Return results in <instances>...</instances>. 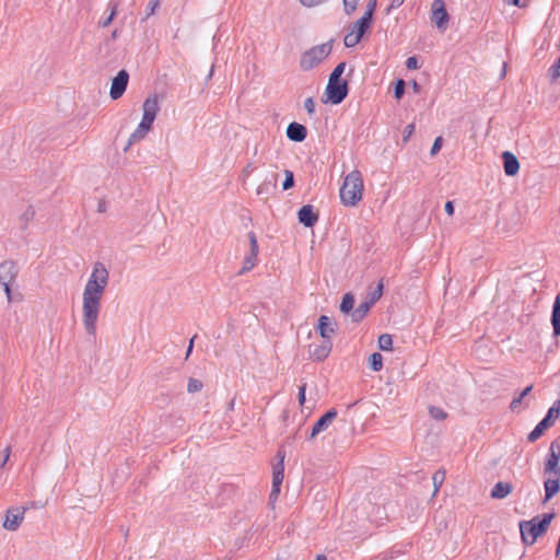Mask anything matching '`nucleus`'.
Instances as JSON below:
<instances>
[{"label":"nucleus","instance_id":"nucleus-2","mask_svg":"<svg viewBox=\"0 0 560 560\" xmlns=\"http://www.w3.org/2000/svg\"><path fill=\"white\" fill-rule=\"evenodd\" d=\"M544 502L551 500L560 491V438L550 443L544 460Z\"/></svg>","mask_w":560,"mask_h":560},{"label":"nucleus","instance_id":"nucleus-1","mask_svg":"<svg viewBox=\"0 0 560 560\" xmlns=\"http://www.w3.org/2000/svg\"><path fill=\"white\" fill-rule=\"evenodd\" d=\"M109 281V271L103 262H95L82 293V323L90 336H95L101 303Z\"/></svg>","mask_w":560,"mask_h":560},{"label":"nucleus","instance_id":"nucleus-41","mask_svg":"<svg viewBox=\"0 0 560 560\" xmlns=\"http://www.w3.org/2000/svg\"><path fill=\"white\" fill-rule=\"evenodd\" d=\"M294 185V176L291 171H285V179L283 182V190L290 189Z\"/></svg>","mask_w":560,"mask_h":560},{"label":"nucleus","instance_id":"nucleus-31","mask_svg":"<svg viewBox=\"0 0 560 560\" xmlns=\"http://www.w3.org/2000/svg\"><path fill=\"white\" fill-rule=\"evenodd\" d=\"M533 389V385H529L527 387H525L518 397L514 398L512 401H511V405H510V408L511 410L515 411L518 406L521 405L522 400L524 399V397H526Z\"/></svg>","mask_w":560,"mask_h":560},{"label":"nucleus","instance_id":"nucleus-22","mask_svg":"<svg viewBox=\"0 0 560 560\" xmlns=\"http://www.w3.org/2000/svg\"><path fill=\"white\" fill-rule=\"evenodd\" d=\"M551 324L553 328V336L558 337L560 335V293L557 294L553 302Z\"/></svg>","mask_w":560,"mask_h":560},{"label":"nucleus","instance_id":"nucleus-10","mask_svg":"<svg viewBox=\"0 0 560 560\" xmlns=\"http://www.w3.org/2000/svg\"><path fill=\"white\" fill-rule=\"evenodd\" d=\"M326 93L328 96V100L332 104H339L341 103L348 93V85L346 81L340 80V78L332 80H328V84L326 88Z\"/></svg>","mask_w":560,"mask_h":560},{"label":"nucleus","instance_id":"nucleus-18","mask_svg":"<svg viewBox=\"0 0 560 560\" xmlns=\"http://www.w3.org/2000/svg\"><path fill=\"white\" fill-rule=\"evenodd\" d=\"M307 136L305 126L299 122H291L287 128V137L294 142H302Z\"/></svg>","mask_w":560,"mask_h":560},{"label":"nucleus","instance_id":"nucleus-46","mask_svg":"<svg viewBox=\"0 0 560 560\" xmlns=\"http://www.w3.org/2000/svg\"><path fill=\"white\" fill-rule=\"evenodd\" d=\"M304 108L306 109V112L312 115L314 114L315 112V102L312 97H308L305 100L304 102Z\"/></svg>","mask_w":560,"mask_h":560},{"label":"nucleus","instance_id":"nucleus-50","mask_svg":"<svg viewBox=\"0 0 560 560\" xmlns=\"http://www.w3.org/2000/svg\"><path fill=\"white\" fill-rule=\"evenodd\" d=\"M305 392H306V384H303L299 387V404H300V406H303L305 402Z\"/></svg>","mask_w":560,"mask_h":560},{"label":"nucleus","instance_id":"nucleus-56","mask_svg":"<svg viewBox=\"0 0 560 560\" xmlns=\"http://www.w3.org/2000/svg\"><path fill=\"white\" fill-rule=\"evenodd\" d=\"M315 560H327L325 555H317Z\"/></svg>","mask_w":560,"mask_h":560},{"label":"nucleus","instance_id":"nucleus-52","mask_svg":"<svg viewBox=\"0 0 560 560\" xmlns=\"http://www.w3.org/2000/svg\"><path fill=\"white\" fill-rule=\"evenodd\" d=\"M510 3L518 8H526L529 4V0H511Z\"/></svg>","mask_w":560,"mask_h":560},{"label":"nucleus","instance_id":"nucleus-38","mask_svg":"<svg viewBox=\"0 0 560 560\" xmlns=\"http://www.w3.org/2000/svg\"><path fill=\"white\" fill-rule=\"evenodd\" d=\"M279 494H280V488L272 486L270 494H269V505L271 506V509H275V505H276Z\"/></svg>","mask_w":560,"mask_h":560},{"label":"nucleus","instance_id":"nucleus-59","mask_svg":"<svg viewBox=\"0 0 560 560\" xmlns=\"http://www.w3.org/2000/svg\"><path fill=\"white\" fill-rule=\"evenodd\" d=\"M418 88H419V86H418V83H417V82H413V89H415V90H418Z\"/></svg>","mask_w":560,"mask_h":560},{"label":"nucleus","instance_id":"nucleus-44","mask_svg":"<svg viewBox=\"0 0 560 560\" xmlns=\"http://www.w3.org/2000/svg\"><path fill=\"white\" fill-rule=\"evenodd\" d=\"M442 144H443V138L442 137H438L434 142H433V145L431 148V151H430V154L433 156L435 155L442 148Z\"/></svg>","mask_w":560,"mask_h":560},{"label":"nucleus","instance_id":"nucleus-3","mask_svg":"<svg viewBox=\"0 0 560 560\" xmlns=\"http://www.w3.org/2000/svg\"><path fill=\"white\" fill-rule=\"evenodd\" d=\"M142 119L135 131L130 135L128 145L136 144L143 140L152 129L153 122L160 112L159 96L154 94L147 97L142 104Z\"/></svg>","mask_w":560,"mask_h":560},{"label":"nucleus","instance_id":"nucleus-13","mask_svg":"<svg viewBox=\"0 0 560 560\" xmlns=\"http://www.w3.org/2000/svg\"><path fill=\"white\" fill-rule=\"evenodd\" d=\"M336 409H330L326 413H324L313 425L310 439L313 440L319 433L324 432L328 429V427L334 422L337 418Z\"/></svg>","mask_w":560,"mask_h":560},{"label":"nucleus","instance_id":"nucleus-5","mask_svg":"<svg viewBox=\"0 0 560 560\" xmlns=\"http://www.w3.org/2000/svg\"><path fill=\"white\" fill-rule=\"evenodd\" d=\"M553 516V513H547L541 517L536 516L530 521L520 522L522 541L528 546L534 545L537 538L548 529Z\"/></svg>","mask_w":560,"mask_h":560},{"label":"nucleus","instance_id":"nucleus-24","mask_svg":"<svg viewBox=\"0 0 560 560\" xmlns=\"http://www.w3.org/2000/svg\"><path fill=\"white\" fill-rule=\"evenodd\" d=\"M560 416V399L553 401L552 406L549 408L547 415L542 419L550 427L557 421Z\"/></svg>","mask_w":560,"mask_h":560},{"label":"nucleus","instance_id":"nucleus-28","mask_svg":"<svg viewBox=\"0 0 560 560\" xmlns=\"http://www.w3.org/2000/svg\"><path fill=\"white\" fill-rule=\"evenodd\" d=\"M354 305V298L352 294L347 293L343 295L341 304H340V311L345 314L350 313L353 310Z\"/></svg>","mask_w":560,"mask_h":560},{"label":"nucleus","instance_id":"nucleus-7","mask_svg":"<svg viewBox=\"0 0 560 560\" xmlns=\"http://www.w3.org/2000/svg\"><path fill=\"white\" fill-rule=\"evenodd\" d=\"M372 20H369V13H364L352 26L345 36V45L347 47H354L363 37L366 30L370 27Z\"/></svg>","mask_w":560,"mask_h":560},{"label":"nucleus","instance_id":"nucleus-45","mask_svg":"<svg viewBox=\"0 0 560 560\" xmlns=\"http://www.w3.org/2000/svg\"><path fill=\"white\" fill-rule=\"evenodd\" d=\"M11 454V447L7 446L3 452L1 453V459H0V468L4 467V465L8 463Z\"/></svg>","mask_w":560,"mask_h":560},{"label":"nucleus","instance_id":"nucleus-42","mask_svg":"<svg viewBox=\"0 0 560 560\" xmlns=\"http://www.w3.org/2000/svg\"><path fill=\"white\" fill-rule=\"evenodd\" d=\"M345 68H346V63L345 62H340L339 65H337V67L330 73L329 79L336 80V79L340 78L341 74L345 71Z\"/></svg>","mask_w":560,"mask_h":560},{"label":"nucleus","instance_id":"nucleus-35","mask_svg":"<svg viewBox=\"0 0 560 560\" xmlns=\"http://www.w3.org/2000/svg\"><path fill=\"white\" fill-rule=\"evenodd\" d=\"M201 388H202V383L199 380L190 378L188 381L187 390L189 393H197V392L201 390Z\"/></svg>","mask_w":560,"mask_h":560},{"label":"nucleus","instance_id":"nucleus-36","mask_svg":"<svg viewBox=\"0 0 560 560\" xmlns=\"http://www.w3.org/2000/svg\"><path fill=\"white\" fill-rule=\"evenodd\" d=\"M430 416L436 420H444L446 418V413L439 407H430L429 409Z\"/></svg>","mask_w":560,"mask_h":560},{"label":"nucleus","instance_id":"nucleus-34","mask_svg":"<svg viewBox=\"0 0 560 560\" xmlns=\"http://www.w3.org/2000/svg\"><path fill=\"white\" fill-rule=\"evenodd\" d=\"M548 77L551 81L560 79V57L558 60L548 69Z\"/></svg>","mask_w":560,"mask_h":560},{"label":"nucleus","instance_id":"nucleus-51","mask_svg":"<svg viewBox=\"0 0 560 560\" xmlns=\"http://www.w3.org/2000/svg\"><path fill=\"white\" fill-rule=\"evenodd\" d=\"M415 131V125L413 124H409L406 126L405 130H404V141H408L409 137Z\"/></svg>","mask_w":560,"mask_h":560},{"label":"nucleus","instance_id":"nucleus-32","mask_svg":"<svg viewBox=\"0 0 560 560\" xmlns=\"http://www.w3.org/2000/svg\"><path fill=\"white\" fill-rule=\"evenodd\" d=\"M370 368L377 372V371H381L382 368H383V357L381 353L378 352H374L371 357H370Z\"/></svg>","mask_w":560,"mask_h":560},{"label":"nucleus","instance_id":"nucleus-17","mask_svg":"<svg viewBox=\"0 0 560 560\" xmlns=\"http://www.w3.org/2000/svg\"><path fill=\"white\" fill-rule=\"evenodd\" d=\"M298 218L307 228H312L318 221V215L311 205L303 206L298 212Z\"/></svg>","mask_w":560,"mask_h":560},{"label":"nucleus","instance_id":"nucleus-47","mask_svg":"<svg viewBox=\"0 0 560 560\" xmlns=\"http://www.w3.org/2000/svg\"><path fill=\"white\" fill-rule=\"evenodd\" d=\"M376 1L377 0H369V2L366 4V10L364 13H369V20H372L373 12L376 8Z\"/></svg>","mask_w":560,"mask_h":560},{"label":"nucleus","instance_id":"nucleus-33","mask_svg":"<svg viewBox=\"0 0 560 560\" xmlns=\"http://www.w3.org/2000/svg\"><path fill=\"white\" fill-rule=\"evenodd\" d=\"M444 479H445V471L438 470V471L434 472V475L432 477V481H433V485H434L433 495H435L439 492L441 486L444 482Z\"/></svg>","mask_w":560,"mask_h":560},{"label":"nucleus","instance_id":"nucleus-15","mask_svg":"<svg viewBox=\"0 0 560 560\" xmlns=\"http://www.w3.org/2000/svg\"><path fill=\"white\" fill-rule=\"evenodd\" d=\"M278 175L271 173L268 175L256 188V195L262 198H268L276 189Z\"/></svg>","mask_w":560,"mask_h":560},{"label":"nucleus","instance_id":"nucleus-48","mask_svg":"<svg viewBox=\"0 0 560 560\" xmlns=\"http://www.w3.org/2000/svg\"><path fill=\"white\" fill-rule=\"evenodd\" d=\"M406 67L409 69V70H416L419 68V63H418V59L416 57H409L407 60H406Z\"/></svg>","mask_w":560,"mask_h":560},{"label":"nucleus","instance_id":"nucleus-29","mask_svg":"<svg viewBox=\"0 0 560 560\" xmlns=\"http://www.w3.org/2000/svg\"><path fill=\"white\" fill-rule=\"evenodd\" d=\"M383 295V283L382 281L377 284V287L375 289H373L369 294H368V298H366V302L370 303L371 305H373L376 301H378L381 299V296Z\"/></svg>","mask_w":560,"mask_h":560},{"label":"nucleus","instance_id":"nucleus-53","mask_svg":"<svg viewBox=\"0 0 560 560\" xmlns=\"http://www.w3.org/2000/svg\"><path fill=\"white\" fill-rule=\"evenodd\" d=\"M445 211L448 215H453L454 214V205H453V201H447L445 203Z\"/></svg>","mask_w":560,"mask_h":560},{"label":"nucleus","instance_id":"nucleus-25","mask_svg":"<svg viewBox=\"0 0 560 560\" xmlns=\"http://www.w3.org/2000/svg\"><path fill=\"white\" fill-rule=\"evenodd\" d=\"M371 307L372 305L366 301L360 303L359 306L351 313L352 320L360 322L368 314Z\"/></svg>","mask_w":560,"mask_h":560},{"label":"nucleus","instance_id":"nucleus-40","mask_svg":"<svg viewBox=\"0 0 560 560\" xmlns=\"http://www.w3.org/2000/svg\"><path fill=\"white\" fill-rule=\"evenodd\" d=\"M116 14H117V5L115 4V5L112 7V11H110L109 16L106 18L105 20L100 21V25L102 27H107L113 22V20L116 16Z\"/></svg>","mask_w":560,"mask_h":560},{"label":"nucleus","instance_id":"nucleus-54","mask_svg":"<svg viewBox=\"0 0 560 560\" xmlns=\"http://www.w3.org/2000/svg\"><path fill=\"white\" fill-rule=\"evenodd\" d=\"M194 340H195V337L190 339V342H189V347L187 349V357L191 353L192 351V347H194Z\"/></svg>","mask_w":560,"mask_h":560},{"label":"nucleus","instance_id":"nucleus-9","mask_svg":"<svg viewBox=\"0 0 560 560\" xmlns=\"http://www.w3.org/2000/svg\"><path fill=\"white\" fill-rule=\"evenodd\" d=\"M248 241H249V252L245 255L243 259V266L240 270V275H244L248 271H250L258 261V253H259V245L256 237V234L250 231L247 234Z\"/></svg>","mask_w":560,"mask_h":560},{"label":"nucleus","instance_id":"nucleus-16","mask_svg":"<svg viewBox=\"0 0 560 560\" xmlns=\"http://www.w3.org/2000/svg\"><path fill=\"white\" fill-rule=\"evenodd\" d=\"M317 330H318L320 337L324 340H328V341H331V338L336 332L331 319L326 315H322L319 317L318 324H317Z\"/></svg>","mask_w":560,"mask_h":560},{"label":"nucleus","instance_id":"nucleus-20","mask_svg":"<svg viewBox=\"0 0 560 560\" xmlns=\"http://www.w3.org/2000/svg\"><path fill=\"white\" fill-rule=\"evenodd\" d=\"M279 463L273 468L272 474V486L281 488L284 478V457L285 454L282 451L278 452Z\"/></svg>","mask_w":560,"mask_h":560},{"label":"nucleus","instance_id":"nucleus-27","mask_svg":"<svg viewBox=\"0 0 560 560\" xmlns=\"http://www.w3.org/2000/svg\"><path fill=\"white\" fill-rule=\"evenodd\" d=\"M35 217V209L33 206H27L25 210L20 215V222L22 228H26L28 223L34 219Z\"/></svg>","mask_w":560,"mask_h":560},{"label":"nucleus","instance_id":"nucleus-21","mask_svg":"<svg viewBox=\"0 0 560 560\" xmlns=\"http://www.w3.org/2000/svg\"><path fill=\"white\" fill-rule=\"evenodd\" d=\"M504 172L508 176H514L518 173L520 163L516 156L511 152H503Z\"/></svg>","mask_w":560,"mask_h":560},{"label":"nucleus","instance_id":"nucleus-30","mask_svg":"<svg viewBox=\"0 0 560 560\" xmlns=\"http://www.w3.org/2000/svg\"><path fill=\"white\" fill-rule=\"evenodd\" d=\"M378 347L383 351H389L393 347V338L388 334L381 335L378 337Z\"/></svg>","mask_w":560,"mask_h":560},{"label":"nucleus","instance_id":"nucleus-39","mask_svg":"<svg viewBox=\"0 0 560 560\" xmlns=\"http://www.w3.org/2000/svg\"><path fill=\"white\" fill-rule=\"evenodd\" d=\"M343 10L347 14H351L355 9L359 0H342Z\"/></svg>","mask_w":560,"mask_h":560},{"label":"nucleus","instance_id":"nucleus-14","mask_svg":"<svg viewBox=\"0 0 560 560\" xmlns=\"http://www.w3.org/2000/svg\"><path fill=\"white\" fill-rule=\"evenodd\" d=\"M25 509L14 508L7 512V517L3 522V527L8 530H16L24 520Z\"/></svg>","mask_w":560,"mask_h":560},{"label":"nucleus","instance_id":"nucleus-4","mask_svg":"<svg viewBox=\"0 0 560 560\" xmlns=\"http://www.w3.org/2000/svg\"><path fill=\"white\" fill-rule=\"evenodd\" d=\"M363 177L359 170H353L343 179L340 188L341 202L347 207H354L363 197Z\"/></svg>","mask_w":560,"mask_h":560},{"label":"nucleus","instance_id":"nucleus-19","mask_svg":"<svg viewBox=\"0 0 560 560\" xmlns=\"http://www.w3.org/2000/svg\"><path fill=\"white\" fill-rule=\"evenodd\" d=\"M331 348V341L324 340L320 345L310 350L311 358L315 361H324L329 355Z\"/></svg>","mask_w":560,"mask_h":560},{"label":"nucleus","instance_id":"nucleus-23","mask_svg":"<svg viewBox=\"0 0 560 560\" xmlns=\"http://www.w3.org/2000/svg\"><path fill=\"white\" fill-rule=\"evenodd\" d=\"M513 490V487L510 482L499 481L497 482L491 490V498L493 499H504L508 497Z\"/></svg>","mask_w":560,"mask_h":560},{"label":"nucleus","instance_id":"nucleus-49","mask_svg":"<svg viewBox=\"0 0 560 560\" xmlns=\"http://www.w3.org/2000/svg\"><path fill=\"white\" fill-rule=\"evenodd\" d=\"M300 1L304 7L312 8V7L322 4V3L326 2L327 0H300Z\"/></svg>","mask_w":560,"mask_h":560},{"label":"nucleus","instance_id":"nucleus-11","mask_svg":"<svg viewBox=\"0 0 560 560\" xmlns=\"http://www.w3.org/2000/svg\"><path fill=\"white\" fill-rule=\"evenodd\" d=\"M431 19L441 31H445L450 21V15L446 11L443 0H434L431 5Z\"/></svg>","mask_w":560,"mask_h":560},{"label":"nucleus","instance_id":"nucleus-6","mask_svg":"<svg viewBox=\"0 0 560 560\" xmlns=\"http://www.w3.org/2000/svg\"><path fill=\"white\" fill-rule=\"evenodd\" d=\"M331 52V45L324 43L312 47L305 51L300 59V67L305 70H312L323 62Z\"/></svg>","mask_w":560,"mask_h":560},{"label":"nucleus","instance_id":"nucleus-37","mask_svg":"<svg viewBox=\"0 0 560 560\" xmlns=\"http://www.w3.org/2000/svg\"><path fill=\"white\" fill-rule=\"evenodd\" d=\"M405 93V81L398 80L395 84L394 95L397 100H400Z\"/></svg>","mask_w":560,"mask_h":560},{"label":"nucleus","instance_id":"nucleus-43","mask_svg":"<svg viewBox=\"0 0 560 560\" xmlns=\"http://www.w3.org/2000/svg\"><path fill=\"white\" fill-rule=\"evenodd\" d=\"M160 5V0H149L148 7H147V16H150L155 13V10Z\"/></svg>","mask_w":560,"mask_h":560},{"label":"nucleus","instance_id":"nucleus-58","mask_svg":"<svg viewBox=\"0 0 560 560\" xmlns=\"http://www.w3.org/2000/svg\"><path fill=\"white\" fill-rule=\"evenodd\" d=\"M112 37L113 38H117L118 37V32L116 30L112 33Z\"/></svg>","mask_w":560,"mask_h":560},{"label":"nucleus","instance_id":"nucleus-55","mask_svg":"<svg viewBox=\"0 0 560 560\" xmlns=\"http://www.w3.org/2000/svg\"><path fill=\"white\" fill-rule=\"evenodd\" d=\"M405 0H392V7H399Z\"/></svg>","mask_w":560,"mask_h":560},{"label":"nucleus","instance_id":"nucleus-12","mask_svg":"<svg viewBox=\"0 0 560 560\" xmlns=\"http://www.w3.org/2000/svg\"><path fill=\"white\" fill-rule=\"evenodd\" d=\"M129 81V73L120 70L112 81L109 95L113 100H118L125 93Z\"/></svg>","mask_w":560,"mask_h":560},{"label":"nucleus","instance_id":"nucleus-57","mask_svg":"<svg viewBox=\"0 0 560 560\" xmlns=\"http://www.w3.org/2000/svg\"><path fill=\"white\" fill-rule=\"evenodd\" d=\"M253 171L252 166L250 165H247L246 168L244 170V172L246 174H249L250 172Z\"/></svg>","mask_w":560,"mask_h":560},{"label":"nucleus","instance_id":"nucleus-26","mask_svg":"<svg viewBox=\"0 0 560 560\" xmlns=\"http://www.w3.org/2000/svg\"><path fill=\"white\" fill-rule=\"evenodd\" d=\"M548 428H550V425L548 423H546L544 420H541L534 428V430L528 434V441L529 442H535L536 440H538L542 435L545 430H547Z\"/></svg>","mask_w":560,"mask_h":560},{"label":"nucleus","instance_id":"nucleus-8","mask_svg":"<svg viewBox=\"0 0 560 560\" xmlns=\"http://www.w3.org/2000/svg\"><path fill=\"white\" fill-rule=\"evenodd\" d=\"M18 276V267L14 261L5 260L0 264V284L3 287L8 301H11L10 284Z\"/></svg>","mask_w":560,"mask_h":560}]
</instances>
